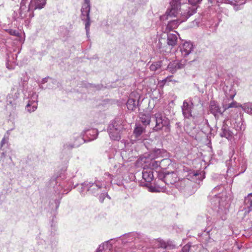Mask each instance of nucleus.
<instances>
[{"label":"nucleus","mask_w":252,"mask_h":252,"mask_svg":"<svg viewBox=\"0 0 252 252\" xmlns=\"http://www.w3.org/2000/svg\"><path fill=\"white\" fill-rule=\"evenodd\" d=\"M224 190V187L222 185L217 186L213 189L211 194L210 195L212 197L211 199V203L215 206H218V214L222 220L226 219V215L229 206V203L226 200V193Z\"/></svg>","instance_id":"1"},{"label":"nucleus","mask_w":252,"mask_h":252,"mask_svg":"<svg viewBox=\"0 0 252 252\" xmlns=\"http://www.w3.org/2000/svg\"><path fill=\"white\" fill-rule=\"evenodd\" d=\"M236 94L235 90L233 88H230L229 92L226 91V99H224L222 102V106L224 110L230 108H241L243 110H252V103L247 102L243 105L233 100Z\"/></svg>","instance_id":"2"},{"label":"nucleus","mask_w":252,"mask_h":252,"mask_svg":"<svg viewBox=\"0 0 252 252\" xmlns=\"http://www.w3.org/2000/svg\"><path fill=\"white\" fill-rule=\"evenodd\" d=\"M125 122L122 118L117 117L113 120L108 127V132L110 138L119 141L121 139V134L124 129Z\"/></svg>","instance_id":"3"},{"label":"nucleus","mask_w":252,"mask_h":252,"mask_svg":"<svg viewBox=\"0 0 252 252\" xmlns=\"http://www.w3.org/2000/svg\"><path fill=\"white\" fill-rule=\"evenodd\" d=\"M197 8L194 6L189 8V10L187 13H184L182 16L183 17V19H176L174 20L170 21L165 29V32H170V31L177 28L178 26L183 22L186 20L190 16L192 15L194 13L196 12Z\"/></svg>","instance_id":"4"},{"label":"nucleus","mask_w":252,"mask_h":252,"mask_svg":"<svg viewBox=\"0 0 252 252\" xmlns=\"http://www.w3.org/2000/svg\"><path fill=\"white\" fill-rule=\"evenodd\" d=\"M90 0H84L85 3L83 5L81 8V18L82 20L85 22V30L87 35L89 33L91 25L90 17L91 6L90 4Z\"/></svg>","instance_id":"5"},{"label":"nucleus","mask_w":252,"mask_h":252,"mask_svg":"<svg viewBox=\"0 0 252 252\" xmlns=\"http://www.w3.org/2000/svg\"><path fill=\"white\" fill-rule=\"evenodd\" d=\"M103 185H104V182L97 179H95L94 182L84 183L82 185L84 189L90 191L94 195L98 194Z\"/></svg>","instance_id":"6"},{"label":"nucleus","mask_w":252,"mask_h":252,"mask_svg":"<svg viewBox=\"0 0 252 252\" xmlns=\"http://www.w3.org/2000/svg\"><path fill=\"white\" fill-rule=\"evenodd\" d=\"M155 116L156 126L154 128V130L155 131H158L161 129L162 127L168 122V121L158 113L156 114Z\"/></svg>","instance_id":"7"},{"label":"nucleus","mask_w":252,"mask_h":252,"mask_svg":"<svg viewBox=\"0 0 252 252\" xmlns=\"http://www.w3.org/2000/svg\"><path fill=\"white\" fill-rule=\"evenodd\" d=\"M167 33V44L170 47V49H172L177 44L178 33L174 31L173 33Z\"/></svg>","instance_id":"8"},{"label":"nucleus","mask_w":252,"mask_h":252,"mask_svg":"<svg viewBox=\"0 0 252 252\" xmlns=\"http://www.w3.org/2000/svg\"><path fill=\"white\" fill-rule=\"evenodd\" d=\"M185 61H174L170 63L167 66V69L171 73H175L178 69L183 68L185 65Z\"/></svg>","instance_id":"9"},{"label":"nucleus","mask_w":252,"mask_h":252,"mask_svg":"<svg viewBox=\"0 0 252 252\" xmlns=\"http://www.w3.org/2000/svg\"><path fill=\"white\" fill-rule=\"evenodd\" d=\"M171 8L168 9L166 12L167 15H162L160 17L161 20H164L167 19L168 16L175 17L178 13L179 8L180 5L170 4Z\"/></svg>","instance_id":"10"},{"label":"nucleus","mask_w":252,"mask_h":252,"mask_svg":"<svg viewBox=\"0 0 252 252\" xmlns=\"http://www.w3.org/2000/svg\"><path fill=\"white\" fill-rule=\"evenodd\" d=\"M152 244L154 249H163V252H167L165 250L169 247H171L168 242H166L159 238L153 240Z\"/></svg>","instance_id":"11"},{"label":"nucleus","mask_w":252,"mask_h":252,"mask_svg":"<svg viewBox=\"0 0 252 252\" xmlns=\"http://www.w3.org/2000/svg\"><path fill=\"white\" fill-rule=\"evenodd\" d=\"M193 50V44L190 42H185L180 47L182 55L186 57L190 54Z\"/></svg>","instance_id":"12"},{"label":"nucleus","mask_w":252,"mask_h":252,"mask_svg":"<svg viewBox=\"0 0 252 252\" xmlns=\"http://www.w3.org/2000/svg\"><path fill=\"white\" fill-rule=\"evenodd\" d=\"M233 133L229 129V127L225 125H223L221 128L220 135L221 137H225L228 140H231L233 138Z\"/></svg>","instance_id":"13"},{"label":"nucleus","mask_w":252,"mask_h":252,"mask_svg":"<svg viewBox=\"0 0 252 252\" xmlns=\"http://www.w3.org/2000/svg\"><path fill=\"white\" fill-rule=\"evenodd\" d=\"M46 1L47 0H32L29 4V9H41L45 6Z\"/></svg>","instance_id":"14"},{"label":"nucleus","mask_w":252,"mask_h":252,"mask_svg":"<svg viewBox=\"0 0 252 252\" xmlns=\"http://www.w3.org/2000/svg\"><path fill=\"white\" fill-rule=\"evenodd\" d=\"M142 178L146 182H151L154 179L153 171L152 169L144 168L142 171Z\"/></svg>","instance_id":"15"},{"label":"nucleus","mask_w":252,"mask_h":252,"mask_svg":"<svg viewBox=\"0 0 252 252\" xmlns=\"http://www.w3.org/2000/svg\"><path fill=\"white\" fill-rule=\"evenodd\" d=\"M139 117L141 123L145 126L149 125L151 121V115L148 111H142L139 113Z\"/></svg>","instance_id":"16"},{"label":"nucleus","mask_w":252,"mask_h":252,"mask_svg":"<svg viewBox=\"0 0 252 252\" xmlns=\"http://www.w3.org/2000/svg\"><path fill=\"white\" fill-rule=\"evenodd\" d=\"M112 170L115 177H118L122 176L123 173L126 171V167L120 163L115 165Z\"/></svg>","instance_id":"17"},{"label":"nucleus","mask_w":252,"mask_h":252,"mask_svg":"<svg viewBox=\"0 0 252 252\" xmlns=\"http://www.w3.org/2000/svg\"><path fill=\"white\" fill-rule=\"evenodd\" d=\"M164 181L166 184H173L177 181L176 174L174 172L166 173L164 175Z\"/></svg>","instance_id":"18"},{"label":"nucleus","mask_w":252,"mask_h":252,"mask_svg":"<svg viewBox=\"0 0 252 252\" xmlns=\"http://www.w3.org/2000/svg\"><path fill=\"white\" fill-rule=\"evenodd\" d=\"M86 136L88 137V141H91L95 139L98 135V131L96 129L92 128L85 130L84 131Z\"/></svg>","instance_id":"19"},{"label":"nucleus","mask_w":252,"mask_h":252,"mask_svg":"<svg viewBox=\"0 0 252 252\" xmlns=\"http://www.w3.org/2000/svg\"><path fill=\"white\" fill-rule=\"evenodd\" d=\"M112 246L108 242L104 243L99 245L96 252H111Z\"/></svg>","instance_id":"20"},{"label":"nucleus","mask_w":252,"mask_h":252,"mask_svg":"<svg viewBox=\"0 0 252 252\" xmlns=\"http://www.w3.org/2000/svg\"><path fill=\"white\" fill-rule=\"evenodd\" d=\"M144 131L145 128L140 124H136L133 130V134L136 138H138Z\"/></svg>","instance_id":"21"},{"label":"nucleus","mask_w":252,"mask_h":252,"mask_svg":"<svg viewBox=\"0 0 252 252\" xmlns=\"http://www.w3.org/2000/svg\"><path fill=\"white\" fill-rule=\"evenodd\" d=\"M126 107L128 110H134L136 109L137 107L136 101L132 98L128 99L126 103Z\"/></svg>","instance_id":"22"},{"label":"nucleus","mask_w":252,"mask_h":252,"mask_svg":"<svg viewBox=\"0 0 252 252\" xmlns=\"http://www.w3.org/2000/svg\"><path fill=\"white\" fill-rule=\"evenodd\" d=\"M244 203L249 210H251L252 207V193H249L248 196L245 197Z\"/></svg>","instance_id":"23"},{"label":"nucleus","mask_w":252,"mask_h":252,"mask_svg":"<svg viewBox=\"0 0 252 252\" xmlns=\"http://www.w3.org/2000/svg\"><path fill=\"white\" fill-rule=\"evenodd\" d=\"M9 130L7 131V134L5 135L4 137L2 138L0 145V150L2 151H4V149H3V147L5 145H6V146H8V140H9Z\"/></svg>","instance_id":"24"},{"label":"nucleus","mask_w":252,"mask_h":252,"mask_svg":"<svg viewBox=\"0 0 252 252\" xmlns=\"http://www.w3.org/2000/svg\"><path fill=\"white\" fill-rule=\"evenodd\" d=\"M162 67V61H158L153 63L150 66V69L153 71H156Z\"/></svg>","instance_id":"25"},{"label":"nucleus","mask_w":252,"mask_h":252,"mask_svg":"<svg viewBox=\"0 0 252 252\" xmlns=\"http://www.w3.org/2000/svg\"><path fill=\"white\" fill-rule=\"evenodd\" d=\"M37 108V103L35 101L29 100L28 104L26 105V108L27 110H36Z\"/></svg>","instance_id":"26"},{"label":"nucleus","mask_w":252,"mask_h":252,"mask_svg":"<svg viewBox=\"0 0 252 252\" xmlns=\"http://www.w3.org/2000/svg\"><path fill=\"white\" fill-rule=\"evenodd\" d=\"M189 177H192L193 180H202L204 177H203L202 174L200 172H193V173H190L189 175Z\"/></svg>","instance_id":"27"},{"label":"nucleus","mask_w":252,"mask_h":252,"mask_svg":"<svg viewBox=\"0 0 252 252\" xmlns=\"http://www.w3.org/2000/svg\"><path fill=\"white\" fill-rule=\"evenodd\" d=\"M161 150L160 149H156L153 151L149 155L151 158H157L160 156Z\"/></svg>","instance_id":"28"},{"label":"nucleus","mask_w":252,"mask_h":252,"mask_svg":"<svg viewBox=\"0 0 252 252\" xmlns=\"http://www.w3.org/2000/svg\"><path fill=\"white\" fill-rule=\"evenodd\" d=\"M209 110H220V107L217 102L213 100L210 101Z\"/></svg>","instance_id":"29"},{"label":"nucleus","mask_w":252,"mask_h":252,"mask_svg":"<svg viewBox=\"0 0 252 252\" xmlns=\"http://www.w3.org/2000/svg\"><path fill=\"white\" fill-rule=\"evenodd\" d=\"M155 159V158H151V160L149 163V166L153 169L158 168L160 166V161L156 160Z\"/></svg>","instance_id":"30"},{"label":"nucleus","mask_w":252,"mask_h":252,"mask_svg":"<svg viewBox=\"0 0 252 252\" xmlns=\"http://www.w3.org/2000/svg\"><path fill=\"white\" fill-rule=\"evenodd\" d=\"M114 177H115L114 175L110 174L108 172H106L104 174V178L106 182L111 183Z\"/></svg>","instance_id":"31"},{"label":"nucleus","mask_w":252,"mask_h":252,"mask_svg":"<svg viewBox=\"0 0 252 252\" xmlns=\"http://www.w3.org/2000/svg\"><path fill=\"white\" fill-rule=\"evenodd\" d=\"M148 188L149 190L152 192H160L162 189L160 187L155 186H150Z\"/></svg>","instance_id":"32"},{"label":"nucleus","mask_w":252,"mask_h":252,"mask_svg":"<svg viewBox=\"0 0 252 252\" xmlns=\"http://www.w3.org/2000/svg\"><path fill=\"white\" fill-rule=\"evenodd\" d=\"M162 129H163L164 131V132L166 133V135H167L169 133L170 130L169 122L166 124V125H165L162 127Z\"/></svg>","instance_id":"33"},{"label":"nucleus","mask_w":252,"mask_h":252,"mask_svg":"<svg viewBox=\"0 0 252 252\" xmlns=\"http://www.w3.org/2000/svg\"><path fill=\"white\" fill-rule=\"evenodd\" d=\"M191 108L189 106V103L187 101V100H185L183 103V105L182 106V110H188L189 109H190Z\"/></svg>","instance_id":"34"},{"label":"nucleus","mask_w":252,"mask_h":252,"mask_svg":"<svg viewBox=\"0 0 252 252\" xmlns=\"http://www.w3.org/2000/svg\"><path fill=\"white\" fill-rule=\"evenodd\" d=\"M184 117L187 119H190L192 117L191 111H182Z\"/></svg>","instance_id":"35"},{"label":"nucleus","mask_w":252,"mask_h":252,"mask_svg":"<svg viewBox=\"0 0 252 252\" xmlns=\"http://www.w3.org/2000/svg\"><path fill=\"white\" fill-rule=\"evenodd\" d=\"M7 31L10 35H14V36H18L19 35V32L16 30L10 29V30H7Z\"/></svg>","instance_id":"36"},{"label":"nucleus","mask_w":252,"mask_h":252,"mask_svg":"<svg viewBox=\"0 0 252 252\" xmlns=\"http://www.w3.org/2000/svg\"><path fill=\"white\" fill-rule=\"evenodd\" d=\"M190 247V245L186 244L183 247L181 252H189Z\"/></svg>","instance_id":"37"},{"label":"nucleus","mask_w":252,"mask_h":252,"mask_svg":"<svg viewBox=\"0 0 252 252\" xmlns=\"http://www.w3.org/2000/svg\"><path fill=\"white\" fill-rule=\"evenodd\" d=\"M214 116L216 119H218L220 116H222V112L221 111H212Z\"/></svg>","instance_id":"38"},{"label":"nucleus","mask_w":252,"mask_h":252,"mask_svg":"<svg viewBox=\"0 0 252 252\" xmlns=\"http://www.w3.org/2000/svg\"><path fill=\"white\" fill-rule=\"evenodd\" d=\"M226 2L232 3L236 5L239 4L238 0H224Z\"/></svg>","instance_id":"39"},{"label":"nucleus","mask_w":252,"mask_h":252,"mask_svg":"<svg viewBox=\"0 0 252 252\" xmlns=\"http://www.w3.org/2000/svg\"><path fill=\"white\" fill-rule=\"evenodd\" d=\"M181 0H171L170 2V4H177L180 5L181 3Z\"/></svg>","instance_id":"40"},{"label":"nucleus","mask_w":252,"mask_h":252,"mask_svg":"<svg viewBox=\"0 0 252 252\" xmlns=\"http://www.w3.org/2000/svg\"><path fill=\"white\" fill-rule=\"evenodd\" d=\"M202 0H189V2L192 5H196L197 3L200 2Z\"/></svg>","instance_id":"41"},{"label":"nucleus","mask_w":252,"mask_h":252,"mask_svg":"<svg viewBox=\"0 0 252 252\" xmlns=\"http://www.w3.org/2000/svg\"><path fill=\"white\" fill-rule=\"evenodd\" d=\"M105 196H107L108 197V195H107V193H102L101 194V195L100 196V198H99L100 202H102L103 201V200H104Z\"/></svg>","instance_id":"42"},{"label":"nucleus","mask_w":252,"mask_h":252,"mask_svg":"<svg viewBox=\"0 0 252 252\" xmlns=\"http://www.w3.org/2000/svg\"><path fill=\"white\" fill-rule=\"evenodd\" d=\"M240 123H241V126L237 128V130H244L245 129V126H244L243 125V124H242V123H241V122H240L239 123V124H240Z\"/></svg>","instance_id":"43"},{"label":"nucleus","mask_w":252,"mask_h":252,"mask_svg":"<svg viewBox=\"0 0 252 252\" xmlns=\"http://www.w3.org/2000/svg\"><path fill=\"white\" fill-rule=\"evenodd\" d=\"M65 191H63L62 190V187H60V189L58 190V191H57V193L60 194V193H66L67 192H64Z\"/></svg>","instance_id":"44"},{"label":"nucleus","mask_w":252,"mask_h":252,"mask_svg":"<svg viewBox=\"0 0 252 252\" xmlns=\"http://www.w3.org/2000/svg\"><path fill=\"white\" fill-rule=\"evenodd\" d=\"M136 235V233H131L128 234L127 235H126V236L130 237L135 236Z\"/></svg>","instance_id":"45"},{"label":"nucleus","mask_w":252,"mask_h":252,"mask_svg":"<svg viewBox=\"0 0 252 252\" xmlns=\"http://www.w3.org/2000/svg\"><path fill=\"white\" fill-rule=\"evenodd\" d=\"M47 80H48V78L46 77V78H44L42 79V80L41 81V83L44 84L46 82H47Z\"/></svg>","instance_id":"46"},{"label":"nucleus","mask_w":252,"mask_h":252,"mask_svg":"<svg viewBox=\"0 0 252 252\" xmlns=\"http://www.w3.org/2000/svg\"><path fill=\"white\" fill-rule=\"evenodd\" d=\"M5 157V153L4 152H3L2 153H1V158H4Z\"/></svg>","instance_id":"47"},{"label":"nucleus","mask_w":252,"mask_h":252,"mask_svg":"<svg viewBox=\"0 0 252 252\" xmlns=\"http://www.w3.org/2000/svg\"><path fill=\"white\" fill-rule=\"evenodd\" d=\"M194 98H195V99H197V100H198L199 101H200V98H199L198 97H197V96H195V97H194Z\"/></svg>","instance_id":"48"},{"label":"nucleus","mask_w":252,"mask_h":252,"mask_svg":"<svg viewBox=\"0 0 252 252\" xmlns=\"http://www.w3.org/2000/svg\"><path fill=\"white\" fill-rule=\"evenodd\" d=\"M249 114H251V115H252V111H247Z\"/></svg>","instance_id":"49"},{"label":"nucleus","mask_w":252,"mask_h":252,"mask_svg":"<svg viewBox=\"0 0 252 252\" xmlns=\"http://www.w3.org/2000/svg\"><path fill=\"white\" fill-rule=\"evenodd\" d=\"M130 240H131V241H132V238H131V239H128V241H130Z\"/></svg>","instance_id":"50"},{"label":"nucleus","mask_w":252,"mask_h":252,"mask_svg":"<svg viewBox=\"0 0 252 252\" xmlns=\"http://www.w3.org/2000/svg\"><path fill=\"white\" fill-rule=\"evenodd\" d=\"M164 160V159H162L161 160V161H163Z\"/></svg>","instance_id":"51"},{"label":"nucleus","mask_w":252,"mask_h":252,"mask_svg":"<svg viewBox=\"0 0 252 252\" xmlns=\"http://www.w3.org/2000/svg\"><path fill=\"white\" fill-rule=\"evenodd\" d=\"M209 0V1H211V2H212V1H211V0Z\"/></svg>","instance_id":"52"},{"label":"nucleus","mask_w":252,"mask_h":252,"mask_svg":"<svg viewBox=\"0 0 252 252\" xmlns=\"http://www.w3.org/2000/svg\"><path fill=\"white\" fill-rule=\"evenodd\" d=\"M24 0H22V2L24 1Z\"/></svg>","instance_id":"53"}]
</instances>
